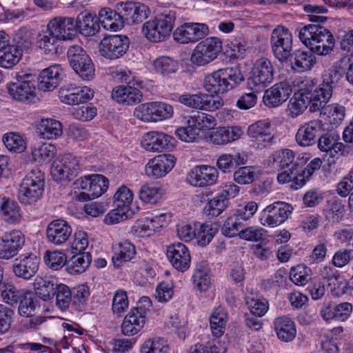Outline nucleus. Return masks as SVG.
I'll return each mask as SVG.
<instances>
[{
  "mask_svg": "<svg viewBox=\"0 0 353 353\" xmlns=\"http://www.w3.org/2000/svg\"><path fill=\"white\" fill-rule=\"evenodd\" d=\"M294 153L289 149L274 152L270 157V165L272 173L277 176H294L297 172L302 171L301 163L294 162Z\"/></svg>",
  "mask_w": 353,
  "mask_h": 353,
  "instance_id": "6",
  "label": "nucleus"
},
{
  "mask_svg": "<svg viewBox=\"0 0 353 353\" xmlns=\"http://www.w3.org/2000/svg\"><path fill=\"white\" fill-rule=\"evenodd\" d=\"M323 214L328 221L339 223L345 214V205L339 199L332 198L326 201Z\"/></svg>",
  "mask_w": 353,
  "mask_h": 353,
  "instance_id": "38",
  "label": "nucleus"
},
{
  "mask_svg": "<svg viewBox=\"0 0 353 353\" xmlns=\"http://www.w3.org/2000/svg\"><path fill=\"white\" fill-rule=\"evenodd\" d=\"M59 284L55 278L48 276H37L33 283L36 294L45 301L54 298Z\"/></svg>",
  "mask_w": 353,
  "mask_h": 353,
  "instance_id": "32",
  "label": "nucleus"
},
{
  "mask_svg": "<svg viewBox=\"0 0 353 353\" xmlns=\"http://www.w3.org/2000/svg\"><path fill=\"white\" fill-rule=\"evenodd\" d=\"M142 98L141 91L132 86L119 85L112 91V99L119 104L132 105L140 103Z\"/></svg>",
  "mask_w": 353,
  "mask_h": 353,
  "instance_id": "29",
  "label": "nucleus"
},
{
  "mask_svg": "<svg viewBox=\"0 0 353 353\" xmlns=\"http://www.w3.org/2000/svg\"><path fill=\"white\" fill-rule=\"evenodd\" d=\"M175 19L174 12L165 11L155 19L146 22L143 26V32L152 42L163 41L170 35Z\"/></svg>",
  "mask_w": 353,
  "mask_h": 353,
  "instance_id": "5",
  "label": "nucleus"
},
{
  "mask_svg": "<svg viewBox=\"0 0 353 353\" xmlns=\"http://www.w3.org/2000/svg\"><path fill=\"white\" fill-rule=\"evenodd\" d=\"M241 221L234 214L230 216L221 228L222 234L228 237H234L237 235L240 236L241 230L243 228Z\"/></svg>",
  "mask_w": 353,
  "mask_h": 353,
  "instance_id": "60",
  "label": "nucleus"
},
{
  "mask_svg": "<svg viewBox=\"0 0 353 353\" xmlns=\"http://www.w3.org/2000/svg\"><path fill=\"white\" fill-rule=\"evenodd\" d=\"M108 178H80L75 182L83 190L78 195L79 200L86 201L99 197L108 190Z\"/></svg>",
  "mask_w": 353,
  "mask_h": 353,
  "instance_id": "17",
  "label": "nucleus"
},
{
  "mask_svg": "<svg viewBox=\"0 0 353 353\" xmlns=\"http://www.w3.org/2000/svg\"><path fill=\"white\" fill-rule=\"evenodd\" d=\"M270 43L275 57L286 61L292 55L293 37L290 30L281 26L275 28L271 34Z\"/></svg>",
  "mask_w": 353,
  "mask_h": 353,
  "instance_id": "8",
  "label": "nucleus"
},
{
  "mask_svg": "<svg viewBox=\"0 0 353 353\" xmlns=\"http://www.w3.org/2000/svg\"><path fill=\"white\" fill-rule=\"evenodd\" d=\"M151 122H157L172 117V106L163 102H150Z\"/></svg>",
  "mask_w": 353,
  "mask_h": 353,
  "instance_id": "47",
  "label": "nucleus"
},
{
  "mask_svg": "<svg viewBox=\"0 0 353 353\" xmlns=\"http://www.w3.org/2000/svg\"><path fill=\"white\" fill-rule=\"evenodd\" d=\"M62 69L59 65H53L43 70L38 77V89L43 92H51L59 84Z\"/></svg>",
  "mask_w": 353,
  "mask_h": 353,
  "instance_id": "27",
  "label": "nucleus"
},
{
  "mask_svg": "<svg viewBox=\"0 0 353 353\" xmlns=\"http://www.w3.org/2000/svg\"><path fill=\"white\" fill-rule=\"evenodd\" d=\"M145 323V316L143 315V313L131 310L123 321L121 332L125 336H134L141 331Z\"/></svg>",
  "mask_w": 353,
  "mask_h": 353,
  "instance_id": "33",
  "label": "nucleus"
},
{
  "mask_svg": "<svg viewBox=\"0 0 353 353\" xmlns=\"http://www.w3.org/2000/svg\"><path fill=\"white\" fill-rule=\"evenodd\" d=\"M300 41L310 52L295 50L290 62L292 68L299 72L310 70L316 63L315 53L318 55H327L331 53L335 46V39L332 32L320 24H309L299 30Z\"/></svg>",
  "mask_w": 353,
  "mask_h": 353,
  "instance_id": "2",
  "label": "nucleus"
},
{
  "mask_svg": "<svg viewBox=\"0 0 353 353\" xmlns=\"http://www.w3.org/2000/svg\"><path fill=\"white\" fill-rule=\"evenodd\" d=\"M248 134L252 147L262 150L270 145L273 139L271 123L268 120L258 121L248 127Z\"/></svg>",
  "mask_w": 353,
  "mask_h": 353,
  "instance_id": "14",
  "label": "nucleus"
},
{
  "mask_svg": "<svg viewBox=\"0 0 353 353\" xmlns=\"http://www.w3.org/2000/svg\"><path fill=\"white\" fill-rule=\"evenodd\" d=\"M3 142L8 150L14 153H21L26 148L25 139L19 134L9 132L3 137Z\"/></svg>",
  "mask_w": 353,
  "mask_h": 353,
  "instance_id": "50",
  "label": "nucleus"
},
{
  "mask_svg": "<svg viewBox=\"0 0 353 353\" xmlns=\"http://www.w3.org/2000/svg\"><path fill=\"white\" fill-rule=\"evenodd\" d=\"M66 263V269L70 274H77L84 272L90 265L92 256L90 252H74Z\"/></svg>",
  "mask_w": 353,
  "mask_h": 353,
  "instance_id": "40",
  "label": "nucleus"
},
{
  "mask_svg": "<svg viewBox=\"0 0 353 353\" xmlns=\"http://www.w3.org/2000/svg\"><path fill=\"white\" fill-rule=\"evenodd\" d=\"M153 65L155 70L163 75L174 73L178 69V63L169 57H161L157 59Z\"/></svg>",
  "mask_w": 353,
  "mask_h": 353,
  "instance_id": "61",
  "label": "nucleus"
},
{
  "mask_svg": "<svg viewBox=\"0 0 353 353\" xmlns=\"http://www.w3.org/2000/svg\"><path fill=\"white\" fill-rule=\"evenodd\" d=\"M168 351L167 341L159 337L148 339L141 347V353H168Z\"/></svg>",
  "mask_w": 353,
  "mask_h": 353,
  "instance_id": "53",
  "label": "nucleus"
},
{
  "mask_svg": "<svg viewBox=\"0 0 353 353\" xmlns=\"http://www.w3.org/2000/svg\"><path fill=\"white\" fill-rule=\"evenodd\" d=\"M324 196V192L320 189H311L304 194L303 202L307 208H314L323 201Z\"/></svg>",
  "mask_w": 353,
  "mask_h": 353,
  "instance_id": "64",
  "label": "nucleus"
},
{
  "mask_svg": "<svg viewBox=\"0 0 353 353\" xmlns=\"http://www.w3.org/2000/svg\"><path fill=\"white\" fill-rule=\"evenodd\" d=\"M68 59L70 66L83 80L90 81L94 77V63L87 52L79 46H72L68 50Z\"/></svg>",
  "mask_w": 353,
  "mask_h": 353,
  "instance_id": "7",
  "label": "nucleus"
},
{
  "mask_svg": "<svg viewBox=\"0 0 353 353\" xmlns=\"http://www.w3.org/2000/svg\"><path fill=\"white\" fill-rule=\"evenodd\" d=\"M239 184H252L251 192L255 195H263L270 192L272 180L271 178H234Z\"/></svg>",
  "mask_w": 353,
  "mask_h": 353,
  "instance_id": "41",
  "label": "nucleus"
},
{
  "mask_svg": "<svg viewBox=\"0 0 353 353\" xmlns=\"http://www.w3.org/2000/svg\"><path fill=\"white\" fill-rule=\"evenodd\" d=\"M26 291V290L17 289L14 285L7 283L1 292V296L6 303L17 305Z\"/></svg>",
  "mask_w": 353,
  "mask_h": 353,
  "instance_id": "51",
  "label": "nucleus"
},
{
  "mask_svg": "<svg viewBox=\"0 0 353 353\" xmlns=\"http://www.w3.org/2000/svg\"><path fill=\"white\" fill-rule=\"evenodd\" d=\"M310 272L311 270L304 265H298L291 268L290 279L294 284L303 286L310 281Z\"/></svg>",
  "mask_w": 353,
  "mask_h": 353,
  "instance_id": "58",
  "label": "nucleus"
},
{
  "mask_svg": "<svg viewBox=\"0 0 353 353\" xmlns=\"http://www.w3.org/2000/svg\"><path fill=\"white\" fill-rule=\"evenodd\" d=\"M79 170V163L76 157L68 154L60 160L54 161L50 168L52 176H77Z\"/></svg>",
  "mask_w": 353,
  "mask_h": 353,
  "instance_id": "24",
  "label": "nucleus"
},
{
  "mask_svg": "<svg viewBox=\"0 0 353 353\" xmlns=\"http://www.w3.org/2000/svg\"><path fill=\"white\" fill-rule=\"evenodd\" d=\"M25 241V236L20 230L6 232L0 239V259L9 260L17 255Z\"/></svg>",
  "mask_w": 353,
  "mask_h": 353,
  "instance_id": "15",
  "label": "nucleus"
},
{
  "mask_svg": "<svg viewBox=\"0 0 353 353\" xmlns=\"http://www.w3.org/2000/svg\"><path fill=\"white\" fill-rule=\"evenodd\" d=\"M323 131L321 121L313 120L301 126L296 134V141L301 146H309L316 143V139Z\"/></svg>",
  "mask_w": 353,
  "mask_h": 353,
  "instance_id": "25",
  "label": "nucleus"
},
{
  "mask_svg": "<svg viewBox=\"0 0 353 353\" xmlns=\"http://www.w3.org/2000/svg\"><path fill=\"white\" fill-rule=\"evenodd\" d=\"M77 31L86 37L93 36L97 32L101 33L103 30L99 23L96 15L87 12H81L75 22Z\"/></svg>",
  "mask_w": 353,
  "mask_h": 353,
  "instance_id": "31",
  "label": "nucleus"
},
{
  "mask_svg": "<svg viewBox=\"0 0 353 353\" xmlns=\"http://www.w3.org/2000/svg\"><path fill=\"white\" fill-rule=\"evenodd\" d=\"M55 152L54 145L43 143L32 151V156L35 162L44 163L50 162L53 159Z\"/></svg>",
  "mask_w": 353,
  "mask_h": 353,
  "instance_id": "54",
  "label": "nucleus"
},
{
  "mask_svg": "<svg viewBox=\"0 0 353 353\" xmlns=\"http://www.w3.org/2000/svg\"><path fill=\"white\" fill-rule=\"evenodd\" d=\"M130 41L127 36L112 34V59L123 57L129 48Z\"/></svg>",
  "mask_w": 353,
  "mask_h": 353,
  "instance_id": "56",
  "label": "nucleus"
},
{
  "mask_svg": "<svg viewBox=\"0 0 353 353\" xmlns=\"http://www.w3.org/2000/svg\"><path fill=\"white\" fill-rule=\"evenodd\" d=\"M217 228L210 223H203L196 232L194 238L197 239V243L202 247L209 244L216 233Z\"/></svg>",
  "mask_w": 353,
  "mask_h": 353,
  "instance_id": "59",
  "label": "nucleus"
},
{
  "mask_svg": "<svg viewBox=\"0 0 353 353\" xmlns=\"http://www.w3.org/2000/svg\"><path fill=\"white\" fill-rule=\"evenodd\" d=\"M128 307V299L126 292L123 290L116 292L112 301V310L118 316L125 312Z\"/></svg>",
  "mask_w": 353,
  "mask_h": 353,
  "instance_id": "62",
  "label": "nucleus"
},
{
  "mask_svg": "<svg viewBox=\"0 0 353 353\" xmlns=\"http://www.w3.org/2000/svg\"><path fill=\"white\" fill-rule=\"evenodd\" d=\"M0 212L3 219L8 223L17 224L21 220V208L16 201L10 199L3 198L0 205Z\"/></svg>",
  "mask_w": 353,
  "mask_h": 353,
  "instance_id": "39",
  "label": "nucleus"
},
{
  "mask_svg": "<svg viewBox=\"0 0 353 353\" xmlns=\"http://www.w3.org/2000/svg\"><path fill=\"white\" fill-rule=\"evenodd\" d=\"M292 206L285 202L276 201L268 205L261 213L260 222L264 226L277 227L291 215Z\"/></svg>",
  "mask_w": 353,
  "mask_h": 353,
  "instance_id": "10",
  "label": "nucleus"
},
{
  "mask_svg": "<svg viewBox=\"0 0 353 353\" xmlns=\"http://www.w3.org/2000/svg\"><path fill=\"white\" fill-rule=\"evenodd\" d=\"M189 117L192 125L196 126L199 132L201 130L212 129L216 124V121L212 115L204 112H195Z\"/></svg>",
  "mask_w": 353,
  "mask_h": 353,
  "instance_id": "52",
  "label": "nucleus"
},
{
  "mask_svg": "<svg viewBox=\"0 0 353 353\" xmlns=\"http://www.w3.org/2000/svg\"><path fill=\"white\" fill-rule=\"evenodd\" d=\"M39 262V259L32 253L21 254L14 261L13 272L18 278L29 280L37 272Z\"/></svg>",
  "mask_w": 353,
  "mask_h": 353,
  "instance_id": "19",
  "label": "nucleus"
},
{
  "mask_svg": "<svg viewBox=\"0 0 353 353\" xmlns=\"http://www.w3.org/2000/svg\"><path fill=\"white\" fill-rule=\"evenodd\" d=\"M341 78V74L336 70L329 69L323 73L322 82L319 86L315 87L312 81H307L290 99L288 115L296 118L302 114L307 107L311 112H319L332 97Z\"/></svg>",
  "mask_w": 353,
  "mask_h": 353,
  "instance_id": "1",
  "label": "nucleus"
},
{
  "mask_svg": "<svg viewBox=\"0 0 353 353\" xmlns=\"http://www.w3.org/2000/svg\"><path fill=\"white\" fill-rule=\"evenodd\" d=\"M72 232V228L67 221L56 219L48 224L46 237L50 243L55 245H62L69 240Z\"/></svg>",
  "mask_w": 353,
  "mask_h": 353,
  "instance_id": "21",
  "label": "nucleus"
},
{
  "mask_svg": "<svg viewBox=\"0 0 353 353\" xmlns=\"http://www.w3.org/2000/svg\"><path fill=\"white\" fill-rule=\"evenodd\" d=\"M228 316L223 307H217L215 309L210 318V326L212 335L214 337H221L225 329Z\"/></svg>",
  "mask_w": 353,
  "mask_h": 353,
  "instance_id": "43",
  "label": "nucleus"
},
{
  "mask_svg": "<svg viewBox=\"0 0 353 353\" xmlns=\"http://www.w3.org/2000/svg\"><path fill=\"white\" fill-rule=\"evenodd\" d=\"M37 300L32 292L26 290L19 301L18 311L21 316H32L37 306Z\"/></svg>",
  "mask_w": 353,
  "mask_h": 353,
  "instance_id": "49",
  "label": "nucleus"
},
{
  "mask_svg": "<svg viewBox=\"0 0 353 353\" xmlns=\"http://www.w3.org/2000/svg\"><path fill=\"white\" fill-rule=\"evenodd\" d=\"M274 79V67L267 58H261L256 61L252 68L248 84L252 89L264 88Z\"/></svg>",
  "mask_w": 353,
  "mask_h": 353,
  "instance_id": "12",
  "label": "nucleus"
},
{
  "mask_svg": "<svg viewBox=\"0 0 353 353\" xmlns=\"http://www.w3.org/2000/svg\"><path fill=\"white\" fill-rule=\"evenodd\" d=\"M37 132L42 139H57L62 134V125L54 119H42L37 125Z\"/></svg>",
  "mask_w": 353,
  "mask_h": 353,
  "instance_id": "35",
  "label": "nucleus"
},
{
  "mask_svg": "<svg viewBox=\"0 0 353 353\" xmlns=\"http://www.w3.org/2000/svg\"><path fill=\"white\" fill-rule=\"evenodd\" d=\"M291 93L292 88L288 82L276 83L265 91L263 96L264 103L270 108L277 107L285 102Z\"/></svg>",
  "mask_w": 353,
  "mask_h": 353,
  "instance_id": "26",
  "label": "nucleus"
},
{
  "mask_svg": "<svg viewBox=\"0 0 353 353\" xmlns=\"http://www.w3.org/2000/svg\"><path fill=\"white\" fill-rule=\"evenodd\" d=\"M221 50L222 42L219 38H208L196 45L190 60L194 65H205L214 61Z\"/></svg>",
  "mask_w": 353,
  "mask_h": 353,
  "instance_id": "9",
  "label": "nucleus"
},
{
  "mask_svg": "<svg viewBox=\"0 0 353 353\" xmlns=\"http://www.w3.org/2000/svg\"><path fill=\"white\" fill-rule=\"evenodd\" d=\"M167 256L172 265L179 271L183 272L190 268V252L183 243H178L169 245L167 248Z\"/></svg>",
  "mask_w": 353,
  "mask_h": 353,
  "instance_id": "22",
  "label": "nucleus"
},
{
  "mask_svg": "<svg viewBox=\"0 0 353 353\" xmlns=\"http://www.w3.org/2000/svg\"><path fill=\"white\" fill-rule=\"evenodd\" d=\"M93 97L94 91L87 86L68 84L62 87L59 91L60 101L69 105L86 103Z\"/></svg>",
  "mask_w": 353,
  "mask_h": 353,
  "instance_id": "16",
  "label": "nucleus"
},
{
  "mask_svg": "<svg viewBox=\"0 0 353 353\" xmlns=\"http://www.w3.org/2000/svg\"><path fill=\"white\" fill-rule=\"evenodd\" d=\"M174 139L163 132L152 131L145 134L141 145L148 151L161 152L174 147Z\"/></svg>",
  "mask_w": 353,
  "mask_h": 353,
  "instance_id": "20",
  "label": "nucleus"
},
{
  "mask_svg": "<svg viewBox=\"0 0 353 353\" xmlns=\"http://www.w3.org/2000/svg\"><path fill=\"white\" fill-rule=\"evenodd\" d=\"M47 28L61 41H71L77 34L75 21L72 17H54L49 21Z\"/></svg>",
  "mask_w": 353,
  "mask_h": 353,
  "instance_id": "18",
  "label": "nucleus"
},
{
  "mask_svg": "<svg viewBox=\"0 0 353 353\" xmlns=\"http://www.w3.org/2000/svg\"><path fill=\"white\" fill-rule=\"evenodd\" d=\"M112 250L114 255L112 256V263L115 269L125 267L136 254L134 246L127 241L117 243Z\"/></svg>",
  "mask_w": 353,
  "mask_h": 353,
  "instance_id": "28",
  "label": "nucleus"
},
{
  "mask_svg": "<svg viewBox=\"0 0 353 353\" xmlns=\"http://www.w3.org/2000/svg\"><path fill=\"white\" fill-rule=\"evenodd\" d=\"M16 81L8 85L9 94L15 100L24 103H35L39 100L35 85V75L26 71L16 73Z\"/></svg>",
  "mask_w": 353,
  "mask_h": 353,
  "instance_id": "4",
  "label": "nucleus"
},
{
  "mask_svg": "<svg viewBox=\"0 0 353 353\" xmlns=\"http://www.w3.org/2000/svg\"><path fill=\"white\" fill-rule=\"evenodd\" d=\"M228 199L219 194L206 204L204 211L208 216H218L228 207Z\"/></svg>",
  "mask_w": 353,
  "mask_h": 353,
  "instance_id": "55",
  "label": "nucleus"
},
{
  "mask_svg": "<svg viewBox=\"0 0 353 353\" xmlns=\"http://www.w3.org/2000/svg\"><path fill=\"white\" fill-rule=\"evenodd\" d=\"M242 134L243 131L239 127H220L213 129L208 139L214 144L224 145L239 139Z\"/></svg>",
  "mask_w": 353,
  "mask_h": 353,
  "instance_id": "30",
  "label": "nucleus"
},
{
  "mask_svg": "<svg viewBox=\"0 0 353 353\" xmlns=\"http://www.w3.org/2000/svg\"><path fill=\"white\" fill-rule=\"evenodd\" d=\"M44 180L41 178H23L17 196L24 205H32L41 199L44 190Z\"/></svg>",
  "mask_w": 353,
  "mask_h": 353,
  "instance_id": "13",
  "label": "nucleus"
},
{
  "mask_svg": "<svg viewBox=\"0 0 353 353\" xmlns=\"http://www.w3.org/2000/svg\"><path fill=\"white\" fill-rule=\"evenodd\" d=\"M72 296V289L63 283H59L54 292L56 306L61 311H65L71 304Z\"/></svg>",
  "mask_w": 353,
  "mask_h": 353,
  "instance_id": "48",
  "label": "nucleus"
},
{
  "mask_svg": "<svg viewBox=\"0 0 353 353\" xmlns=\"http://www.w3.org/2000/svg\"><path fill=\"white\" fill-rule=\"evenodd\" d=\"M71 305L74 310L82 312L85 310L90 296V289L86 285H79L72 289Z\"/></svg>",
  "mask_w": 353,
  "mask_h": 353,
  "instance_id": "45",
  "label": "nucleus"
},
{
  "mask_svg": "<svg viewBox=\"0 0 353 353\" xmlns=\"http://www.w3.org/2000/svg\"><path fill=\"white\" fill-rule=\"evenodd\" d=\"M176 158L172 154H161L150 159L145 166L148 176H165L174 168Z\"/></svg>",
  "mask_w": 353,
  "mask_h": 353,
  "instance_id": "23",
  "label": "nucleus"
},
{
  "mask_svg": "<svg viewBox=\"0 0 353 353\" xmlns=\"http://www.w3.org/2000/svg\"><path fill=\"white\" fill-rule=\"evenodd\" d=\"M164 194L161 185L154 183H146L139 190V198L145 203H157Z\"/></svg>",
  "mask_w": 353,
  "mask_h": 353,
  "instance_id": "44",
  "label": "nucleus"
},
{
  "mask_svg": "<svg viewBox=\"0 0 353 353\" xmlns=\"http://www.w3.org/2000/svg\"><path fill=\"white\" fill-rule=\"evenodd\" d=\"M274 327L278 338L284 342L292 341L296 335L295 323L289 316L276 318Z\"/></svg>",
  "mask_w": 353,
  "mask_h": 353,
  "instance_id": "34",
  "label": "nucleus"
},
{
  "mask_svg": "<svg viewBox=\"0 0 353 353\" xmlns=\"http://www.w3.org/2000/svg\"><path fill=\"white\" fill-rule=\"evenodd\" d=\"M44 260L48 267L55 270H59L67 263L65 254L59 251L47 252Z\"/></svg>",
  "mask_w": 353,
  "mask_h": 353,
  "instance_id": "63",
  "label": "nucleus"
},
{
  "mask_svg": "<svg viewBox=\"0 0 353 353\" xmlns=\"http://www.w3.org/2000/svg\"><path fill=\"white\" fill-rule=\"evenodd\" d=\"M327 100L320 109L321 115L326 116L331 123L338 125L344 119L345 116V107L339 103L326 105Z\"/></svg>",
  "mask_w": 353,
  "mask_h": 353,
  "instance_id": "46",
  "label": "nucleus"
},
{
  "mask_svg": "<svg viewBox=\"0 0 353 353\" xmlns=\"http://www.w3.org/2000/svg\"><path fill=\"white\" fill-rule=\"evenodd\" d=\"M61 41L51 30L46 31L38 36V46L40 49L43 50L45 54L48 55H54L59 53L61 50Z\"/></svg>",
  "mask_w": 353,
  "mask_h": 353,
  "instance_id": "37",
  "label": "nucleus"
},
{
  "mask_svg": "<svg viewBox=\"0 0 353 353\" xmlns=\"http://www.w3.org/2000/svg\"><path fill=\"white\" fill-rule=\"evenodd\" d=\"M244 80L239 68H226L218 70L205 77L203 85L212 94L224 93Z\"/></svg>",
  "mask_w": 353,
  "mask_h": 353,
  "instance_id": "3",
  "label": "nucleus"
},
{
  "mask_svg": "<svg viewBox=\"0 0 353 353\" xmlns=\"http://www.w3.org/2000/svg\"><path fill=\"white\" fill-rule=\"evenodd\" d=\"M323 278L327 279V284L336 294H343L347 292V284L344 278L336 272H333L331 268L325 267Z\"/></svg>",
  "mask_w": 353,
  "mask_h": 353,
  "instance_id": "42",
  "label": "nucleus"
},
{
  "mask_svg": "<svg viewBox=\"0 0 353 353\" xmlns=\"http://www.w3.org/2000/svg\"><path fill=\"white\" fill-rule=\"evenodd\" d=\"M23 50L16 45L9 43L0 48V66L4 68H12L21 59Z\"/></svg>",
  "mask_w": 353,
  "mask_h": 353,
  "instance_id": "36",
  "label": "nucleus"
},
{
  "mask_svg": "<svg viewBox=\"0 0 353 353\" xmlns=\"http://www.w3.org/2000/svg\"><path fill=\"white\" fill-rule=\"evenodd\" d=\"M113 207L112 209V224L118 223L130 218L132 212L130 205L133 199L131 190L125 185L120 187L113 196Z\"/></svg>",
  "mask_w": 353,
  "mask_h": 353,
  "instance_id": "11",
  "label": "nucleus"
},
{
  "mask_svg": "<svg viewBox=\"0 0 353 353\" xmlns=\"http://www.w3.org/2000/svg\"><path fill=\"white\" fill-rule=\"evenodd\" d=\"M185 119L186 125L177 128L175 134L181 141L185 142L195 141L199 137L200 132L196 126L192 125L189 116L185 117Z\"/></svg>",
  "mask_w": 353,
  "mask_h": 353,
  "instance_id": "57",
  "label": "nucleus"
}]
</instances>
